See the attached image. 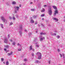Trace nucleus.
Listing matches in <instances>:
<instances>
[{
  "label": "nucleus",
  "instance_id": "obj_1",
  "mask_svg": "<svg viewBox=\"0 0 65 65\" xmlns=\"http://www.w3.org/2000/svg\"><path fill=\"white\" fill-rule=\"evenodd\" d=\"M48 13L49 15H52V9L51 7H50L48 9Z\"/></svg>",
  "mask_w": 65,
  "mask_h": 65
},
{
  "label": "nucleus",
  "instance_id": "obj_2",
  "mask_svg": "<svg viewBox=\"0 0 65 65\" xmlns=\"http://www.w3.org/2000/svg\"><path fill=\"white\" fill-rule=\"evenodd\" d=\"M1 19L3 20V21L4 22H7V21L5 20V19L3 17H1Z\"/></svg>",
  "mask_w": 65,
  "mask_h": 65
},
{
  "label": "nucleus",
  "instance_id": "obj_3",
  "mask_svg": "<svg viewBox=\"0 0 65 65\" xmlns=\"http://www.w3.org/2000/svg\"><path fill=\"white\" fill-rule=\"evenodd\" d=\"M54 12H55V13H54V16H55L56 14H57V13H58V10H56Z\"/></svg>",
  "mask_w": 65,
  "mask_h": 65
},
{
  "label": "nucleus",
  "instance_id": "obj_4",
  "mask_svg": "<svg viewBox=\"0 0 65 65\" xmlns=\"http://www.w3.org/2000/svg\"><path fill=\"white\" fill-rule=\"evenodd\" d=\"M36 54L37 55H39V56H41V54L39 52H38L36 53Z\"/></svg>",
  "mask_w": 65,
  "mask_h": 65
},
{
  "label": "nucleus",
  "instance_id": "obj_5",
  "mask_svg": "<svg viewBox=\"0 0 65 65\" xmlns=\"http://www.w3.org/2000/svg\"><path fill=\"white\" fill-rule=\"evenodd\" d=\"M13 53V52H11V53H8V56H10V55H12Z\"/></svg>",
  "mask_w": 65,
  "mask_h": 65
},
{
  "label": "nucleus",
  "instance_id": "obj_6",
  "mask_svg": "<svg viewBox=\"0 0 65 65\" xmlns=\"http://www.w3.org/2000/svg\"><path fill=\"white\" fill-rule=\"evenodd\" d=\"M53 20H55V21H58V19L56 18H53Z\"/></svg>",
  "mask_w": 65,
  "mask_h": 65
},
{
  "label": "nucleus",
  "instance_id": "obj_7",
  "mask_svg": "<svg viewBox=\"0 0 65 65\" xmlns=\"http://www.w3.org/2000/svg\"><path fill=\"white\" fill-rule=\"evenodd\" d=\"M40 34V35H45V34H46L45 33H43L42 32H41Z\"/></svg>",
  "mask_w": 65,
  "mask_h": 65
},
{
  "label": "nucleus",
  "instance_id": "obj_8",
  "mask_svg": "<svg viewBox=\"0 0 65 65\" xmlns=\"http://www.w3.org/2000/svg\"><path fill=\"white\" fill-rule=\"evenodd\" d=\"M41 59V55H39V57L38 58V59Z\"/></svg>",
  "mask_w": 65,
  "mask_h": 65
},
{
  "label": "nucleus",
  "instance_id": "obj_9",
  "mask_svg": "<svg viewBox=\"0 0 65 65\" xmlns=\"http://www.w3.org/2000/svg\"><path fill=\"white\" fill-rule=\"evenodd\" d=\"M6 39H7V38H5V40L4 41V42L5 43H7V41H6Z\"/></svg>",
  "mask_w": 65,
  "mask_h": 65
},
{
  "label": "nucleus",
  "instance_id": "obj_10",
  "mask_svg": "<svg viewBox=\"0 0 65 65\" xmlns=\"http://www.w3.org/2000/svg\"><path fill=\"white\" fill-rule=\"evenodd\" d=\"M30 22L32 23H34V21L33 20V19H31V20Z\"/></svg>",
  "mask_w": 65,
  "mask_h": 65
},
{
  "label": "nucleus",
  "instance_id": "obj_11",
  "mask_svg": "<svg viewBox=\"0 0 65 65\" xmlns=\"http://www.w3.org/2000/svg\"><path fill=\"white\" fill-rule=\"evenodd\" d=\"M32 45H31L29 46L30 50H32Z\"/></svg>",
  "mask_w": 65,
  "mask_h": 65
},
{
  "label": "nucleus",
  "instance_id": "obj_12",
  "mask_svg": "<svg viewBox=\"0 0 65 65\" xmlns=\"http://www.w3.org/2000/svg\"><path fill=\"white\" fill-rule=\"evenodd\" d=\"M45 11V9L44 8H43L42 10H41V11L42 12H44Z\"/></svg>",
  "mask_w": 65,
  "mask_h": 65
},
{
  "label": "nucleus",
  "instance_id": "obj_13",
  "mask_svg": "<svg viewBox=\"0 0 65 65\" xmlns=\"http://www.w3.org/2000/svg\"><path fill=\"white\" fill-rule=\"evenodd\" d=\"M15 7H16L17 8V10H18V9H19V7H18V6H17V7H14V8H15Z\"/></svg>",
  "mask_w": 65,
  "mask_h": 65
},
{
  "label": "nucleus",
  "instance_id": "obj_14",
  "mask_svg": "<svg viewBox=\"0 0 65 65\" xmlns=\"http://www.w3.org/2000/svg\"><path fill=\"white\" fill-rule=\"evenodd\" d=\"M9 65V62L8 61H7L6 62V65Z\"/></svg>",
  "mask_w": 65,
  "mask_h": 65
},
{
  "label": "nucleus",
  "instance_id": "obj_15",
  "mask_svg": "<svg viewBox=\"0 0 65 65\" xmlns=\"http://www.w3.org/2000/svg\"><path fill=\"white\" fill-rule=\"evenodd\" d=\"M16 4V2H13L12 3V4Z\"/></svg>",
  "mask_w": 65,
  "mask_h": 65
},
{
  "label": "nucleus",
  "instance_id": "obj_16",
  "mask_svg": "<svg viewBox=\"0 0 65 65\" xmlns=\"http://www.w3.org/2000/svg\"><path fill=\"white\" fill-rule=\"evenodd\" d=\"M53 7L54 9H57L56 7L55 6H53Z\"/></svg>",
  "mask_w": 65,
  "mask_h": 65
},
{
  "label": "nucleus",
  "instance_id": "obj_17",
  "mask_svg": "<svg viewBox=\"0 0 65 65\" xmlns=\"http://www.w3.org/2000/svg\"><path fill=\"white\" fill-rule=\"evenodd\" d=\"M45 15L44 14H42L41 15V17H44V16Z\"/></svg>",
  "mask_w": 65,
  "mask_h": 65
},
{
  "label": "nucleus",
  "instance_id": "obj_18",
  "mask_svg": "<svg viewBox=\"0 0 65 65\" xmlns=\"http://www.w3.org/2000/svg\"><path fill=\"white\" fill-rule=\"evenodd\" d=\"M35 10V9H31V11H34Z\"/></svg>",
  "mask_w": 65,
  "mask_h": 65
},
{
  "label": "nucleus",
  "instance_id": "obj_19",
  "mask_svg": "<svg viewBox=\"0 0 65 65\" xmlns=\"http://www.w3.org/2000/svg\"><path fill=\"white\" fill-rule=\"evenodd\" d=\"M24 61H27V59H24Z\"/></svg>",
  "mask_w": 65,
  "mask_h": 65
},
{
  "label": "nucleus",
  "instance_id": "obj_20",
  "mask_svg": "<svg viewBox=\"0 0 65 65\" xmlns=\"http://www.w3.org/2000/svg\"><path fill=\"white\" fill-rule=\"evenodd\" d=\"M15 42H13V45H15Z\"/></svg>",
  "mask_w": 65,
  "mask_h": 65
},
{
  "label": "nucleus",
  "instance_id": "obj_21",
  "mask_svg": "<svg viewBox=\"0 0 65 65\" xmlns=\"http://www.w3.org/2000/svg\"><path fill=\"white\" fill-rule=\"evenodd\" d=\"M40 40L41 41H42V40H43V38H41Z\"/></svg>",
  "mask_w": 65,
  "mask_h": 65
},
{
  "label": "nucleus",
  "instance_id": "obj_22",
  "mask_svg": "<svg viewBox=\"0 0 65 65\" xmlns=\"http://www.w3.org/2000/svg\"><path fill=\"white\" fill-rule=\"evenodd\" d=\"M1 61H3V60H4V59L3 58H1Z\"/></svg>",
  "mask_w": 65,
  "mask_h": 65
},
{
  "label": "nucleus",
  "instance_id": "obj_23",
  "mask_svg": "<svg viewBox=\"0 0 65 65\" xmlns=\"http://www.w3.org/2000/svg\"><path fill=\"white\" fill-rule=\"evenodd\" d=\"M0 25H1V26H2V27H3V25L2 24H0Z\"/></svg>",
  "mask_w": 65,
  "mask_h": 65
},
{
  "label": "nucleus",
  "instance_id": "obj_24",
  "mask_svg": "<svg viewBox=\"0 0 65 65\" xmlns=\"http://www.w3.org/2000/svg\"><path fill=\"white\" fill-rule=\"evenodd\" d=\"M13 20H15V17H13Z\"/></svg>",
  "mask_w": 65,
  "mask_h": 65
},
{
  "label": "nucleus",
  "instance_id": "obj_25",
  "mask_svg": "<svg viewBox=\"0 0 65 65\" xmlns=\"http://www.w3.org/2000/svg\"><path fill=\"white\" fill-rule=\"evenodd\" d=\"M20 28L22 29V25H21V26L20 27Z\"/></svg>",
  "mask_w": 65,
  "mask_h": 65
},
{
  "label": "nucleus",
  "instance_id": "obj_26",
  "mask_svg": "<svg viewBox=\"0 0 65 65\" xmlns=\"http://www.w3.org/2000/svg\"><path fill=\"white\" fill-rule=\"evenodd\" d=\"M60 36H57V38H60Z\"/></svg>",
  "mask_w": 65,
  "mask_h": 65
},
{
  "label": "nucleus",
  "instance_id": "obj_27",
  "mask_svg": "<svg viewBox=\"0 0 65 65\" xmlns=\"http://www.w3.org/2000/svg\"><path fill=\"white\" fill-rule=\"evenodd\" d=\"M12 24H13V23H12V22H11V23H10V25H12Z\"/></svg>",
  "mask_w": 65,
  "mask_h": 65
},
{
  "label": "nucleus",
  "instance_id": "obj_28",
  "mask_svg": "<svg viewBox=\"0 0 65 65\" xmlns=\"http://www.w3.org/2000/svg\"><path fill=\"white\" fill-rule=\"evenodd\" d=\"M4 51H6V48H5L4 49Z\"/></svg>",
  "mask_w": 65,
  "mask_h": 65
},
{
  "label": "nucleus",
  "instance_id": "obj_29",
  "mask_svg": "<svg viewBox=\"0 0 65 65\" xmlns=\"http://www.w3.org/2000/svg\"><path fill=\"white\" fill-rule=\"evenodd\" d=\"M37 24V23L36 21V23H35V25H36Z\"/></svg>",
  "mask_w": 65,
  "mask_h": 65
},
{
  "label": "nucleus",
  "instance_id": "obj_30",
  "mask_svg": "<svg viewBox=\"0 0 65 65\" xmlns=\"http://www.w3.org/2000/svg\"><path fill=\"white\" fill-rule=\"evenodd\" d=\"M21 51V49H19L18 50V51Z\"/></svg>",
  "mask_w": 65,
  "mask_h": 65
},
{
  "label": "nucleus",
  "instance_id": "obj_31",
  "mask_svg": "<svg viewBox=\"0 0 65 65\" xmlns=\"http://www.w3.org/2000/svg\"><path fill=\"white\" fill-rule=\"evenodd\" d=\"M36 47H39V46H38V45H37L36 46Z\"/></svg>",
  "mask_w": 65,
  "mask_h": 65
},
{
  "label": "nucleus",
  "instance_id": "obj_32",
  "mask_svg": "<svg viewBox=\"0 0 65 65\" xmlns=\"http://www.w3.org/2000/svg\"><path fill=\"white\" fill-rule=\"evenodd\" d=\"M62 55L63 57V58H64V54H63Z\"/></svg>",
  "mask_w": 65,
  "mask_h": 65
},
{
  "label": "nucleus",
  "instance_id": "obj_33",
  "mask_svg": "<svg viewBox=\"0 0 65 65\" xmlns=\"http://www.w3.org/2000/svg\"><path fill=\"white\" fill-rule=\"evenodd\" d=\"M8 38H9V35H8Z\"/></svg>",
  "mask_w": 65,
  "mask_h": 65
},
{
  "label": "nucleus",
  "instance_id": "obj_34",
  "mask_svg": "<svg viewBox=\"0 0 65 65\" xmlns=\"http://www.w3.org/2000/svg\"><path fill=\"white\" fill-rule=\"evenodd\" d=\"M33 4V3H32V2H31L30 4Z\"/></svg>",
  "mask_w": 65,
  "mask_h": 65
},
{
  "label": "nucleus",
  "instance_id": "obj_35",
  "mask_svg": "<svg viewBox=\"0 0 65 65\" xmlns=\"http://www.w3.org/2000/svg\"><path fill=\"white\" fill-rule=\"evenodd\" d=\"M58 52H60V49H58Z\"/></svg>",
  "mask_w": 65,
  "mask_h": 65
},
{
  "label": "nucleus",
  "instance_id": "obj_36",
  "mask_svg": "<svg viewBox=\"0 0 65 65\" xmlns=\"http://www.w3.org/2000/svg\"><path fill=\"white\" fill-rule=\"evenodd\" d=\"M60 57L61 58H62V55L61 54H60Z\"/></svg>",
  "mask_w": 65,
  "mask_h": 65
},
{
  "label": "nucleus",
  "instance_id": "obj_37",
  "mask_svg": "<svg viewBox=\"0 0 65 65\" xmlns=\"http://www.w3.org/2000/svg\"><path fill=\"white\" fill-rule=\"evenodd\" d=\"M51 62V61H48V63L49 64H50V63Z\"/></svg>",
  "mask_w": 65,
  "mask_h": 65
},
{
  "label": "nucleus",
  "instance_id": "obj_38",
  "mask_svg": "<svg viewBox=\"0 0 65 65\" xmlns=\"http://www.w3.org/2000/svg\"><path fill=\"white\" fill-rule=\"evenodd\" d=\"M43 39H45V38L44 37H43Z\"/></svg>",
  "mask_w": 65,
  "mask_h": 65
},
{
  "label": "nucleus",
  "instance_id": "obj_39",
  "mask_svg": "<svg viewBox=\"0 0 65 65\" xmlns=\"http://www.w3.org/2000/svg\"><path fill=\"white\" fill-rule=\"evenodd\" d=\"M6 47H8V46H5Z\"/></svg>",
  "mask_w": 65,
  "mask_h": 65
},
{
  "label": "nucleus",
  "instance_id": "obj_40",
  "mask_svg": "<svg viewBox=\"0 0 65 65\" xmlns=\"http://www.w3.org/2000/svg\"><path fill=\"white\" fill-rule=\"evenodd\" d=\"M9 19H11V17H9Z\"/></svg>",
  "mask_w": 65,
  "mask_h": 65
},
{
  "label": "nucleus",
  "instance_id": "obj_41",
  "mask_svg": "<svg viewBox=\"0 0 65 65\" xmlns=\"http://www.w3.org/2000/svg\"><path fill=\"white\" fill-rule=\"evenodd\" d=\"M44 6L45 7H46V5H44Z\"/></svg>",
  "mask_w": 65,
  "mask_h": 65
},
{
  "label": "nucleus",
  "instance_id": "obj_42",
  "mask_svg": "<svg viewBox=\"0 0 65 65\" xmlns=\"http://www.w3.org/2000/svg\"><path fill=\"white\" fill-rule=\"evenodd\" d=\"M32 56H34V54H32Z\"/></svg>",
  "mask_w": 65,
  "mask_h": 65
},
{
  "label": "nucleus",
  "instance_id": "obj_43",
  "mask_svg": "<svg viewBox=\"0 0 65 65\" xmlns=\"http://www.w3.org/2000/svg\"><path fill=\"white\" fill-rule=\"evenodd\" d=\"M42 20H43V21H44V18H42Z\"/></svg>",
  "mask_w": 65,
  "mask_h": 65
},
{
  "label": "nucleus",
  "instance_id": "obj_44",
  "mask_svg": "<svg viewBox=\"0 0 65 65\" xmlns=\"http://www.w3.org/2000/svg\"><path fill=\"white\" fill-rule=\"evenodd\" d=\"M10 41H11V42H12V40H10Z\"/></svg>",
  "mask_w": 65,
  "mask_h": 65
},
{
  "label": "nucleus",
  "instance_id": "obj_45",
  "mask_svg": "<svg viewBox=\"0 0 65 65\" xmlns=\"http://www.w3.org/2000/svg\"><path fill=\"white\" fill-rule=\"evenodd\" d=\"M56 33H55L54 34V35H56Z\"/></svg>",
  "mask_w": 65,
  "mask_h": 65
},
{
  "label": "nucleus",
  "instance_id": "obj_46",
  "mask_svg": "<svg viewBox=\"0 0 65 65\" xmlns=\"http://www.w3.org/2000/svg\"><path fill=\"white\" fill-rule=\"evenodd\" d=\"M25 32H27V30H26V29H25Z\"/></svg>",
  "mask_w": 65,
  "mask_h": 65
},
{
  "label": "nucleus",
  "instance_id": "obj_47",
  "mask_svg": "<svg viewBox=\"0 0 65 65\" xmlns=\"http://www.w3.org/2000/svg\"><path fill=\"white\" fill-rule=\"evenodd\" d=\"M18 45H20V44H19V43H18Z\"/></svg>",
  "mask_w": 65,
  "mask_h": 65
},
{
  "label": "nucleus",
  "instance_id": "obj_48",
  "mask_svg": "<svg viewBox=\"0 0 65 65\" xmlns=\"http://www.w3.org/2000/svg\"><path fill=\"white\" fill-rule=\"evenodd\" d=\"M32 51H34V49H32Z\"/></svg>",
  "mask_w": 65,
  "mask_h": 65
},
{
  "label": "nucleus",
  "instance_id": "obj_49",
  "mask_svg": "<svg viewBox=\"0 0 65 65\" xmlns=\"http://www.w3.org/2000/svg\"><path fill=\"white\" fill-rule=\"evenodd\" d=\"M19 6H20V7H21V5H19Z\"/></svg>",
  "mask_w": 65,
  "mask_h": 65
},
{
  "label": "nucleus",
  "instance_id": "obj_50",
  "mask_svg": "<svg viewBox=\"0 0 65 65\" xmlns=\"http://www.w3.org/2000/svg\"><path fill=\"white\" fill-rule=\"evenodd\" d=\"M37 62H38V61L37 60Z\"/></svg>",
  "mask_w": 65,
  "mask_h": 65
},
{
  "label": "nucleus",
  "instance_id": "obj_51",
  "mask_svg": "<svg viewBox=\"0 0 65 65\" xmlns=\"http://www.w3.org/2000/svg\"><path fill=\"white\" fill-rule=\"evenodd\" d=\"M3 63H4V64H5V62H3Z\"/></svg>",
  "mask_w": 65,
  "mask_h": 65
},
{
  "label": "nucleus",
  "instance_id": "obj_52",
  "mask_svg": "<svg viewBox=\"0 0 65 65\" xmlns=\"http://www.w3.org/2000/svg\"><path fill=\"white\" fill-rule=\"evenodd\" d=\"M36 33H37V31L36 32Z\"/></svg>",
  "mask_w": 65,
  "mask_h": 65
},
{
  "label": "nucleus",
  "instance_id": "obj_53",
  "mask_svg": "<svg viewBox=\"0 0 65 65\" xmlns=\"http://www.w3.org/2000/svg\"><path fill=\"white\" fill-rule=\"evenodd\" d=\"M20 46H21V45H20Z\"/></svg>",
  "mask_w": 65,
  "mask_h": 65
},
{
  "label": "nucleus",
  "instance_id": "obj_54",
  "mask_svg": "<svg viewBox=\"0 0 65 65\" xmlns=\"http://www.w3.org/2000/svg\"><path fill=\"white\" fill-rule=\"evenodd\" d=\"M64 63H65V62H64Z\"/></svg>",
  "mask_w": 65,
  "mask_h": 65
},
{
  "label": "nucleus",
  "instance_id": "obj_55",
  "mask_svg": "<svg viewBox=\"0 0 65 65\" xmlns=\"http://www.w3.org/2000/svg\"><path fill=\"white\" fill-rule=\"evenodd\" d=\"M3 0V1H4V0Z\"/></svg>",
  "mask_w": 65,
  "mask_h": 65
}]
</instances>
